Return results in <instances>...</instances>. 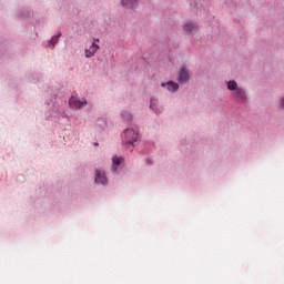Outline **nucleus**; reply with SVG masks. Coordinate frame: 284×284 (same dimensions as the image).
I'll list each match as a JSON object with an SVG mask.
<instances>
[{
    "label": "nucleus",
    "mask_w": 284,
    "mask_h": 284,
    "mask_svg": "<svg viewBox=\"0 0 284 284\" xmlns=\"http://www.w3.org/2000/svg\"><path fill=\"white\" fill-rule=\"evenodd\" d=\"M112 161H113V165L115 168H119V165H121V162L123 161V159L119 158V156H113Z\"/></svg>",
    "instance_id": "nucleus-11"
},
{
    "label": "nucleus",
    "mask_w": 284,
    "mask_h": 284,
    "mask_svg": "<svg viewBox=\"0 0 284 284\" xmlns=\"http://www.w3.org/2000/svg\"><path fill=\"white\" fill-rule=\"evenodd\" d=\"M227 90H239V84H236V81H229L227 82Z\"/></svg>",
    "instance_id": "nucleus-10"
},
{
    "label": "nucleus",
    "mask_w": 284,
    "mask_h": 284,
    "mask_svg": "<svg viewBox=\"0 0 284 284\" xmlns=\"http://www.w3.org/2000/svg\"><path fill=\"white\" fill-rule=\"evenodd\" d=\"M94 182L98 185H108V176H105V172L101 170H95V180Z\"/></svg>",
    "instance_id": "nucleus-3"
},
{
    "label": "nucleus",
    "mask_w": 284,
    "mask_h": 284,
    "mask_svg": "<svg viewBox=\"0 0 284 284\" xmlns=\"http://www.w3.org/2000/svg\"><path fill=\"white\" fill-rule=\"evenodd\" d=\"M124 8H134L136 6V0H122Z\"/></svg>",
    "instance_id": "nucleus-9"
},
{
    "label": "nucleus",
    "mask_w": 284,
    "mask_h": 284,
    "mask_svg": "<svg viewBox=\"0 0 284 284\" xmlns=\"http://www.w3.org/2000/svg\"><path fill=\"white\" fill-rule=\"evenodd\" d=\"M154 105H156V100L152 99L150 104L151 110H154Z\"/></svg>",
    "instance_id": "nucleus-14"
},
{
    "label": "nucleus",
    "mask_w": 284,
    "mask_h": 284,
    "mask_svg": "<svg viewBox=\"0 0 284 284\" xmlns=\"http://www.w3.org/2000/svg\"><path fill=\"white\" fill-rule=\"evenodd\" d=\"M59 37H61V32H59L57 36H53V37L51 38V43H52V45H54L55 43H58Z\"/></svg>",
    "instance_id": "nucleus-12"
},
{
    "label": "nucleus",
    "mask_w": 284,
    "mask_h": 284,
    "mask_svg": "<svg viewBox=\"0 0 284 284\" xmlns=\"http://www.w3.org/2000/svg\"><path fill=\"white\" fill-rule=\"evenodd\" d=\"M84 105H88V100H85V98L79 99L77 97H71L69 99V106L72 110H81Z\"/></svg>",
    "instance_id": "nucleus-2"
},
{
    "label": "nucleus",
    "mask_w": 284,
    "mask_h": 284,
    "mask_svg": "<svg viewBox=\"0 0 284 284\" xmlns=\"http://www.w3.org/2000/svg\"><path fill=\"white\" fill-rule=\"evenodd\" d=\"M123 119H125L126 121H132V114L128 113V112H124L122 114Z\"/></svg>",
    "instance_id": "nucleus-13"
},
{
    "label": "nucleus",
    "mask_w": 284,
    "mask_h": 284,
    "mask_svg": "<svg viewBox=\"0 0 284 284\" xmlns=\"http://www.w3.org/2000/svg\"><path fill=\"white\" fill-rule=\"evenodd\" d=\"M196 30H197V27L194 22L187 21L186 23H184V32H187V34H194Z\"/></svg>",
    "instance_id": "nucleus-5"
},
{
    "label": "nucleus",
    "mask_w": 284,
    "mask_h": 284,
    "mask_svg": "<svg viewBox=\"0 0 284 284\" xmlns=\"http://www.w3.org/2000/svg\"><path fill=\"white\" fill-rule=\"evenodd\" d=\"M189 79H190V73L187 72V70L185 68L180 69L179 82L186 83V81H189Z\"/></svg>",
    "instance_id": "nucleus-4"
},
{
    "label": "nucleus",
    "mask_w": 284,
    "mask_h": 284,
    "mask_svg": "<svg viewBox=\"0 0 284 284\" xmlns=\"http://www.w3.org/2000/svg\"><path fill=\"white\" fill-rule=\"evenodd\" d=\"M98 50H99V45L97 43H92L90 48L85 50V57L88 59H90L91 57H94Z\"/></svg>",
    "instance_id": "nucleus-6"
},
{
    "label": "nucleus",
    "mask_w": 284,
    "mask_h": 284,
    "mask_svg": "<svg viewBox=\"0 0 284 284\" xmlns=\"http://www.w3.org/2000/svg\"><path fill=\"white\" fill-rule=\"evenodd\" d=\"M235 97L239 99V101H245V99H247L245 91L241 88H237L235 90Z\"/></svg>",
    "instance_id": "nucleus-8"
},
{
    "label": "nucleus",
    "mask_w": 284,
    "mask_h": 284,
    "mask_svg": "<svg viewBox=\"0 0 284 284\" xmlns=\"http://www.w3.org/2000/svg\"><path fill=\"white\" fill-rule=\"evenodd\" d=\"M280 106L282 108V110H284V98L281 100Z\"/></svg>",
    "instance_id": "nucleus-15"
},
{
    "label": "nucleus",
    "mask_w": 284,
    "mask_h": 284,
    "mask_svg": "<svg viewBox=\"0 0 284 284\" xmlns=\"http://www.w3.org/2000/svg\"><path fill=\"white\" fill-rule=\"evenodd\" d=\"M162 88H168L169 92H176L179 90V84L173 81H169L168 83H162Z\"/></svg>",
    "instance_id": "nucleus-7"
},
{
    "label": "nucleus",
    "mask_w": 284,
    "mask_h": 284,
    "mask_svg": "<svg viewBox=\"0 0 284 284\" xmlns=\"http://www.w3.org/2000/svg\"><path fill=\"white\" fill-rule=\"evenodd\" d=\"M124 145H134L139 139V132L134 129H126L122 135Z\"/></svg>",
    "instance_id": "nucleus-1"
}]
</instances>
